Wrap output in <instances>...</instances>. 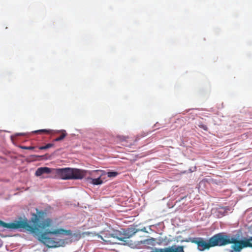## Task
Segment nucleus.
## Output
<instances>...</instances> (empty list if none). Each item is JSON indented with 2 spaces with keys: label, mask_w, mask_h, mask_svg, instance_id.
I'll return each instance as SVG.
<instances>
[{
  "label": "nucleus",
  "mask_w": 252,
  "mask_h": 252,
  "mask_svg": "<svg viewBox=\"0 0 252 252\" xmlns=\"http://www.w3.org/2000/svg\"><path fill=\"white\" fill-rule=\"evenodd\" d=\"M139 231L138 229H136L134 228H130L128 229V233H130L128 236V238L131 237L132 235H133L134 234H135L137 232Z\"/></svg>",
  "instance_id": "nucleus-11"
},
{
  "label": "nucleus",
  "mask_w": 252,
  "mask_h": 252,
  "mask_svg": "<svg viewBox=\"0 0 252 252\" xmlns=\"http://www.w3.org/2000/svg\"><path fill=\"white\" fill-rule=\"evenodd\" d=\"M146 228H144L143 229H142L141 230L143 231H144V232H146Z\"/></svg>",
  "instance_id": "nucleus-18"
},
{
  "label": "nucleus",
  "mask_w": 252,
  "mask_h": 252,
  "mask_svg": "<svg viewBox=\"0 0 252 252\" xmlns=\"http://www.w3.org/2000/svg\"><path fill=\"white\" fill-rule=\"evenodd\" d=\"M227 245L232 244L229 252H240L244 248H252V237L240 240L227 234Z\"/></svg>",
  "instance_id": "nucleus-3"
},
{
  "label": "nucleus",
  "mask_w": 252,
  "mask_h": 252,
  "mask_svg": "<svg viewBox=\"0 0 252 252\" xmlns=\"http://www.w3.org/2000/svg\"><path fill=\"white\" fill-rule=\"evenodd\" d=\"M198 126L199 127H200L201 128H202L203 130H204L205 131L208 130V127H207V126L204 125L202 123H201V122L199 123V124H198Z\"/></svg>",
  "instance_id": "nucleus-15"
},
{
  "label": "nucleus",
  "mask_w": 252,
  "mask_h": 252,
  "mask_svg": "<svg viewBox=\"0 0 252 252\" xmlns=\"http://www.w3.org/2000/svg\"><path fill=\"white\" fill-rule=\"evenodd\" d=\"M118 175V173L115 171H110L107 173V176L109 177H115Z\"/></svg>",
  "instance_id": "nucleus-14"
},
{
  "label": "nucleus",
  "mask_w": 252,
  "mask_h": 252,
  "mask_svg": "<svg viewBox=\"0 0 252 252\" xmlns=\"http://www.w3.org/2000/svg\"><path fill=\"white\" fill-rule=\"evenodd\" d=\"M55 173L63 180L81 179L84 177L86 171L77 168L66 167L56 169Z\"/></svg>",
  "instance_id": "nucleus-4"
},
{
  "label": "nucleus",
  "mask_w": 252,
  "mask_h": 252,
  "mask_svg": "<svg viewBox=\"0 0 252 252\" xmlns=\"http://www.w3.org/2000/svg\"><path fill=\"white\" fill-rule=\"evenodd\" d=\"M54 145V144L53 143H48L46 144L45 146L39 147V149L40 150H46L53 147Z\"/></svg>",
  "instance_id": "nucleus-13"
},
{
  "label": "nucleus",
  "mask_w": 252,
  "mask_h": 252,
  "mask_svg": "<svg viewBox=\"0 0 252 252\" xmlns=\"http://www.w3.org/2000/svg\"><path fill=\"white\" fill-rule=\"evenodd\" d=\"M90 179L92 180L91 183L95 185H101L103 183L101 178H90Z\"/></svg>",
  "instance_id": "nucleus-9"
},
{
  "label": "nucleus",
  "mask_w": 252,
  "mask_h": 252,
  "mask_svg": "<svg viewBox=\"0 0 252 252\" xmlns=\"http://www.w3.org/2000/svg\"><path fill=\"white\" fill-rule=\"evenodd\" d=\"M45 215V213L43 211L36 209V214H33L32 217L31 218L33 225L30 224L27 220H15L10 223H6L0 220V226L10 230L24 228L37 236L38 240L48 247H56V242L48 235L50 234L65 235V230L63 229H58L53 231L46 230L44 232H42L43 230L46 229L52 224L50 219H44Z\"/></svg>",
  "instance_id": "nucleus-1"
},
{
  "label": "nucleus",
  "mask_w": 252,
  "mask_h": 252,
  "mask_svg": "<svg viewBox=\"0 0 252 252\" xmlns=\"http://www.w3.org/2000/svg\"><path fill=\"white\" fill-rule=\"evenodd\" d=\"M171 241H172L171 240H166V238H165L164 240H162L160 243H158V244L160 245L162 243L164 242H165V245H167Z\"/></svg>",
  "instance_id": "nucleus-17"
},
{
  "label": "nucleus",
  "mask_w": 252,
  "mask_h": 252,
  "mask_svg": "<svg viewBox=\"0 0 252 252\" xmlns=\"http://www.w3.org/2000/svg\"><path fill=\"white\" fill-rule=\"evenodd\" d=\"M52 130L50 129H39L37 130H35L34 131L35 133H50L51 132Z\"/></svg>",
  "instance_id": "nucleus-12"
},
{
  "label": "nucleus",
  "mask_w": 252,
  "mask_h": 252,
  "mask_svg": "<svg viewBox=\"0 0 252 252\" xmlns=\"http://www.w3.org/2000/svg\"><path fill=\"white\" fill-rule=\"evenodd\" d=\"M66 136V131L64 130L62 131V134L54 140V141L58 142L62 140Z\"/></svg>",
  "instance_id": "nucleus-10"
},
{
  "label": "nucleus",
  "mask_w": 252,
  "mask_h": 252,
  "mask_svg": "<svg viewBox=\"0 0 252 252\" xmlns=\"http://www.w3.org/2000/svg\"><path fill=\"white\" fill-rule=\"evenodd\" d=\"M84 170L86 171V173L84 175V177L88 175H89L94 178H101L103 175H104V171L101 170H96L93 171H88L85 170Z\"/></svg>",
  "instance_id": "nucleus-5"
},
{
  "label": "nucleus",
  "mask_w": 252,
  "mask_h": 252,
  "mask_svg": "<svg viewBox=\"0 0 252 252\" xmlns=\"http://www.w3.org/2000/svg\"><path fill=\"white\" fill-rule=\"evenodd\" d=\"M51 169L49 167H40L36 171L35 175L36 176H40L43 174H49L51 173Z\"/></svg>",
  "instance_id": "nucleus-6"
},
{
  "label": "nucleus",
  "mask_w": 252,
  "mask_h": 252,
  "mask_svg": "<svg viewBox=\"0 0 252 252\" xmlns=\"http://www.w3.org/2000/svg\"><path fill=\"white\" fill-rule=\"evenodd\" d=\"M237 239H239L238 238H239V236H238V237H236Z\"/></svg>",
  "instance_id": "nucleus-19"
},
{
  "label": "nucleus",
  "mask_w": 252,
  "mask_h": 252,
  "mask_svg": "<svg viewBox=\"0 0 252 252\" xmlns=\"http://www.w3.org/2000/svg\"><path fill=\"white\" fill-rule=\"evenodd\" d=\"M20 148L22 149H25V150H33L34 149V147L32 146H20Z\"/></svg>",
  "instance_id": "nucleus-16"
},
{
  "label": "nucleus",
  "mask_w": 252,
  "mask_h": 252,
  "mask_svg": "<svg viewBox=\"0 0 252 252\" xmlns=\"http://www.w3.org/2000/svg\"><path fill=\"white\" fill-rule=\"evenodd\" d=\"M182 242H190L197 245L198 251L202 252L208 250L215 247H222L227 245V234L225 232L217 233L207 240L202 237L189 238V240Z\"/></svg>",
  "instance_id": "nucleus-2"
},
{
  "label": "nucleus",
  "mask_w": 252,
  "mask_h": 252,
  "mask_svg": "<svg viewBox=\"0 0 252 252\" xmlns=\"http://www.w3.org/2000/svg\"><path fill=\"white\" fill-rule=\"evenodd\" d=\"M109 236L110 238H113L122 241H124V239L126 238L124 235L119 231H114V233L110 234Z\"/></svg>",
  "instance_id": "nucleus-7"
},
{
  "label": "nucleus",
  "mask_w": 252,
  "mask_h": 252,
  "mask_svg": "<svg viewBox=\"0 0 252 252\" xmlns=\"http://www.w3.org/2000/svg\"><path fill=\"white\" fill-rule=\"evenodd\" d=\"M141 243L146 245H150L152 246H155L156 243V239L154 238H151L147 239L142 241H141Z\"/></svg>",
  "instance_id": "nucleus-8"
}]
</instances>
